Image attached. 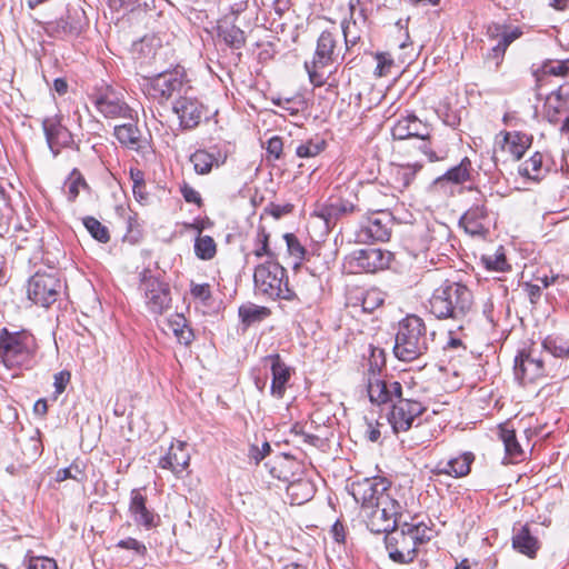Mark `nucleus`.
Here are the masks:
<instances>
[{"label":"nucleus","mask_w":569,"mask_h":569,"mask_svg":"<svg viewBox=\"0 0 569 569\" xmlns=\"http://www.w3.org/2000/svg\"><path fill=\"white\" fill-rule=\"evenodd\" d=\"M349 492L360 503L363 521L373 533L388 535L409 517L405 505L391 495L390 482L386 478L353 481Z\"/></svg>","instance_id":"obj_1"},{"label":"nucleus","mask_w":569,"mask_h":569,"mask_svg":"<svg viewBox=\"0 0 569 569\" xmlns=\"http://www.w3.org/2000/svg\"><path fill=\"white\" fill-rule=\"evenodd\" d=\"M473 307L471 290L460 283L446 281L437 288L429 299V311L437 319H453L462 321Z\"/></svg>","instance_id":"obj_2"},{"label":"nucleus","mask_w":569,"mask_h":569,"mask_svg":"<svg viewBox=\"0 0 569 569\" xmlns=\"http://www.w3.org/2000/svg\"><path fill=\"white\" fill-rule=\"evenodd\" d=\"M435 332L428 335L425 321L409 315L399 322L393 347L395 356L401 361H413L427 353Z\"/></svg>","instance_id":"obj_3"},{"label":"nucleus","mask_w":569,"mask_h":569,"mask_svg":"<svg viewBox=\"0 0 569 569\" xmlns=\"http://www.w3.org/2000/svg\"><path fill=\"white\" fill-rule=\"evenodd\" d=\"M36 338L28 331L0 332V361L8 369H29L37 351Z\"/></svg>","instance_id":"obj_4"},{"label":"nucleus","mask_w":569,"mask_h":569,"mask_svg":"<svg viewBox=\"0 0 569 569\" xmlns=\"http://www.w3.org/2000/svg\"><path fill=\"white\" fill-rule=\"evenodd\" d=\"M253 283L257 295L277 300H292L295 292L290 289L286 269L278 260H267L256 267Z\"/></svg>","instance_id":"obj_5"},{"label":"nucleus","mask_w":569,"mask_h":569,"mask_svg":"<svg viewBox=\"0 0 569 569\" xmlns=\"http://www.w3.org/2000/svg\"><path fill=\"white\" fill-rule=\"evenodd\" d=\"M339 41L340 36L337 30L322 31L317 40L313 59L310 62H305L309 80L315 87H322L327 82L328 77H325L321 70L343 57L341 54L342 47L339 44Z\"/></svg>","instance_id":"obj_6"},{"label":"nucleus","mask_w":569,"mask_h":569,"mask_svg":"<svg viewBox=\"0 0 569 569\" xmlns=\"http://www.w3.org/2000/svg\"><path fill=\"white\" fill-rule=\"evenodd\" d=\"M476 193L473 202L458 221V226L472 238H486L492 224V213L488 208L487 197L477 188H469Z\"/></svg>","instance_id":"obj_7"},{"label":"nucleus","mask_w":569,"mask_h":569,"mask_svg":"<svg viewBox=\"0 0 569 569\" xmlns=\"http://www.w3.org/2000/svg\"><path fill=\"white\" fill-rule=\"evenodd\" d=\"M187 83L184 69L177 67L173 70L147 78L143 90L149 98L162 104L168 102L173 94L181 93Z\"/></svg>","instance_id":"obj_8"},{"label":"nucleus","mask_w":569,"mask_h":569,"mask_svg":"<svg viewBox=\"0 0 569 569\" xmlns=\"http://www.w3.org/2000/svg\"><path fill=\"white\" fill-rule=\"evenodd\" d=\"M62 290V281L54 269L37 271L28 281V298L36 305L48 308L54 303Z\"/></svg>","instance_id":"obj_9"},{"label":"nucleus","mask_w":569,"mask_h":569,"mask_svg":"<svg viewBox=\"0 0 569 569\" xmlns=\"http://www.w3.org/2000/svg\"><path fill=\"white\" fill-rule=\"evenodd\" d=\"M139 290L141 291L147 310L160 316L171 306L169 284L151 274L149 270L141 273Z\"/></svg>","instance_id":"obj_10"},{"label":"nucleus","mask_w":569,"mask_h":569,"mask_svg":"<svg viewBox=\"0 0 569 569\" xmlns=\"http://www.w3.org/2000/svg\"><path fill=\"white\" fill-rule=\"evenodd\" d=\"M427 408L420 402L403 396L398 399L388 413V421L395 433L406 432L415 427L413 432L419 433L421 425L415 421L425 413Z\"/></svg>","instance_id":"obj_11"},{"label":"nucleus","mask_w":569,"mask_h":569,"mask_svg":"<svg viewBox=\"0 0 569 569\" xmlns=\"http://www.w3.org/2000/svg\"><path fill=\"white\" fill-rule=\"evenodd\" d=\"M515 377L522 383H531L547 377L543 352L536 347L521 349L515 358Z\"/></svg>","instance_id":"obj_12"},{"label":"nucleus","mask_w":569,"mask_h":569,"mask_svg":"<svg viewBox=\"0 0 569 569\" xmlns=\"http://www.w3.org/2000/svg\"><path fill=\"white\" fill-rule=\"evenodd\" d=\"M371 210V214L362 222L358 232L359 240L368 241H388L391 234L392 217L385 202H377Z\"/></svg>","instance_id":"obj_13"},{"label":"nucleus","mask_w":569,"mask_h":569,"mask_svg":"<svg viewBox=\"0 0 569 569\" xmlns=\"http://www.w3.org/2000/svg\"><path fill=\"white\" fill-rule=\"evenodd\" d=\"M367 392L369 400L373 405L391 406L401 398L402 386L392 378L382 377L380 369L370 368L367 376Z\"/></svg>","instance_id":"obj_14"},{"label":"nucleus","mask_w":569,"mask_h":569,"mask_svg":"<svg viewBox=\"0 0 569 569\" xmlns=\"http://www.w3.org/2000/svg\"><path fill=\"white\" fill-rule=\"evenodd\" d=\"M472 171L471 160L465 157L457 166L448 169L432 181L430 192L446 198L453 197L457 187L471 180Z\"/></svg>","instance_id":"obj_15"},{"label":"nucleus","mask_w":569,"mask_h":569,"mask_svg":"<svg viewBox=\"0 0 569 569\" xmlns=\"http://www.w3.org/2000/svg\"><path fill=\"white\" fill-rule=\"evenodd\" d=\"M91 100L97 110L104 118L132 119V109L123 100L121 94L110 86L97 90L96 93L92 94Z\"/></svg>","instance_id":"obj_16"},{"label":"nucleus","mask_w":569,"mask_h":569,"mask_svg":"<svg viewBox=\"0 0 569 569\" xmlns=\"http://www.w3.org/2000/svg\"><path fill=\"white\" fill-rule=\"evenodd\" d=\"M385 541L392 561L407 565L416 559L418 546L413 541L412 536L406 532L402 525L386 535Z\"/></svg>","instance_id":"obj_17"},{"label":"nucleus","mask_w":569,"mask_h":569,"mask_svg":"<svg viewBox=\"0 0 569 569\" xmlns=\"http://www.w3.org/2000/svg\"><path fill=\"white\" fill-rule=\"evenodd\" d=\"M520 27L491 23L487 28V36L496 43L487 53V60L499 67L503 60L507 48L522 36Z\"/></svg>","instance_id":"obj_18"},{"label":"nucleus","mask_w":569,"mask_h":569,"mask_svg":"<svg viewBox=\"0 0 569 569\" xmlns=\"http://www.w3.org/2000/svg\"><path fill=\"white\" fill-rule=\"evenodd\" d=\"M42 130L48 148L53 157H58L62 149L71 148L74 144L70 130L61 123L59 116L46 117L42 120Z\"/></svg>","instance_id":"obj_19"},{"label":"nucleus","mask_w":569,"mask_h":569,"mask_svg":"<svg viewBox=\"0 0 569 569\" xmlns=\"http://www.w3.org/2000/svg\"><path fill=\"white\" fill-rule=\"evenodd\" d=\"M391 253L379 248H366L353 252L350 266L353 272H376L389 267Z\"/></svg>","instance_id":"obj_20"},{"label":"nucleus","mask_w":569,"mask_h":569,"mask_svg":"<svg viewBox=\"0 0 569 569\" xmlns=\"http://www.w3.org/2000/svg\"><path fill=\"white\" fill-rule=\"evenodd\" d=\"M172 110L179 119L180 127L190 130L200 123L204 108L197 98L183 96L173 102Z\"/></svg>","instance_id":"obj_21"},{"label":"nucleus","mask_w":569,"mask_h":569,"mask_svg":"<svg viewBox=\"0 0 569 569\" xmlns=\"http://www.w3.org/2000/svg\"><path fill=\"white\" fill-rule=\"evenodd\" d=\"M356 211H360V209L351 201L339 197H330L328 201L318 206L315 214L321 218L326 226L330 228L333 227L339 219Z\"/></svg>","instance_id":"obj_22"},{"label":"nucleus","mask_w":569,"mask_h":569,"mask_svg":"<svg viewBox=\"0 0 569 569\" xmlns=\"http://www.w3.org/2000/svg\"><path fill=\"white\" fill-rule=\"evenodd\" d=\"M129 512L134 523L146 530L156 528L160 522L159 515L147 507V498L139 489H133L130 493Z\"/></svg>","instance_id":"obj_23"},{"label":"nucleus","mask_w":569,"mask_h":569,"mask_svg":"<svg viewBox=\"0 0 569 569\" xmlns=\"http://www.w3.org/2000/svg\"><path fill=\"white\" fill-rule=\"evenodd\" d=\"M430 127L418 119L415 114H408L393 124L391 133L396 140L409 138L428 139Z\"/></svg>","instance_id":"obj_24"},{"label":"nucleus","mask_w":569,"mask_h":569,"mask_svg":"<svg viewBox=\"0 0 569 569\" xmlns=\"http://www.w3.org/2000/svg\"><path fill=\"white\" fill-rule=\"evenodd\" d=\"M531 142L532 137L520 131H501L497 136V143L501 150L509 153L515 160L522 158Z\"/></svg>","instance_id":"obj_25"},{"label":"nucleus","mask_w":569,"mask_h":569,"mask_svg":"<svg viewBox=\"0 0 569 569\" xmlns=\"http://www.w3.org/2000/svg\"><path fill=\"white\" fill-rule=\"evenodd\" d=\"M190 455L186 442L178 441L177 446L171 445L167 453L159 459L158 467L170 470L174 476L180 477L189 467Z\"/></svg>","instance_id":"obj_26"},{"label":"nucleus","mask_w":569,"mask_h":569,"mask_svg":"<svg viewBox=\"0 0 569 569\" xmlns=\"http://www.w3.org/2000/svg\"><path fill=\"white\" fill-rule=\"evenodd\" d=\"M263 360L270 363L272 375L270 392L274 398L281 399L284 396L287 383L291 377L290 368L278 353L269 355Z\"/></svg>","instance_id":"obj_27"},{"label":"nucleus","mask_w":569,"mask_h":569,"mask_svg":"<svg viewBox=\"0 0 569 569\" xmlns=\"http://www.w3.org/2000/svg\"><path fill=\"white\" fill-rule=\"evenodd\" d=\"M226 159L227 156L218 147L198 149L189 158L196 173L202 176L208 174L213 167L221 166Z\"/></svg>","instance_id":"obj_28"},{"label":"nucleus","mask_w":569,"mask_h":569,"mask_svg":"<svg viewBox=\"0 0 569 569\" xmlns=\"http://www.w3.org/2000/svg\"><path fill=\"white\" fill-rule=\"evenodd\" d=\"M473 461L475 455L467 451L458 457L438 461L435 466L433 473L461 478L469 475Z\"/></svg>","instance_id":"obj_29"},{"label":"nucleus","mask_w":569,"mask_h":569,"mask_svg":"<svg viewBox=\"0 0 569 569\" xmlns=\"http://www.w3.org/2000/svg\"><path fill=\"white\" fill-rule=\"evenodd\" d=\"M86 24L84 11L80 8L68 9L67 14L49 23V29L56 33L78 36Z\"/></svg>","instance_id":"obj_30"},{"label":"nucleus","mask_w":569,"mask_h":569,"mask_svg":"<svg viewBox=\"0 0 569 569\" xmlns=\"http://www.w3.org/2000/svg\"><path fill=\"white\" fill-rule=\"evenodd\" d=\"M270 475L283 482L289 483L301 469L300 463L288 455L277 457L267 463Z\"/></svg>","instance_id":"obj_31"},{"label":"nucleus","mask_w":569,"mask_h":569,"mask_svg":"<svg viewBox=\"0 0 569 569\" xmlns=\"http://www.w3.org/2000/svg\"><path fill=\"white\" fill-rule=\"evenodd\" d=\"M286 492L291 505L300 506L315 496L316 487L310 479L296 477L287 485Z\"/></svg>","instance_id":"obj_32"},{"label":"nucleus","mask_w":569,"mask_h":569,"mask_svg":"<svg viewBox=\"0 0 569 569\" xmlns=\"http://www.w3.org/2000/svg\"><path fill=\"white\" fill-rule=\"evenodd\" d=\"M512 547L520 553L529 558H535L540 548L538 539L531 533L527 525L521 526L515 531L512 537Z\"/></svg>","instance_id":"obj_33"},{"label":"nucleus","mask_w":569,"mask_h":569,"mask_svg":"<svg viewBox=\"0 0 569 569\" xmlns=\"http://www.w3.org/2000/svg\"><path fill=\"white\" fill-rule=\"evenodd\" d=\"M385 301V295L377 288H371L366 291H361L359 296L351 298V307L360 308L362 312L371 313L376 309L382 306Z\"/></svg>","instance_id":"obj_34"},{"label":"nucleus","mask_w":569,"mask_h":569,"mask_svg":"<svg viewBox=\"0 0 569 569\" xmlns=\"http://www.w3.org/2000/svg\"><path fill=\"white\" fill-rule=\"evenodd\" d=\"M401 525L403 526L406 532L412 536V539L417 546L422 545L432 538V528L423 520L418 521L417 517L411 518L409 516L408 518L403 519Z\"/></svg>","instance_id":"obj_35"},{"label":"nucleus","mask_w":569,"mask_h":569,"mask_svg":"<svg viewBox=\"0 0 569 569\" xmlns=\"http://www.w3.org/2000/svg\"><path fill=\"white\" fill-rule=\"evenodd\" d=\"M114 136L118 141L130 149L139 151L143 148L141 144V133L138 127L133 123H124L114 127Z\"/></svg>","instance_id":"obj_36"},{"label":"nucleus","mask_w":569,"mask_h":569,"mask_svg":"<svg viewBox=\"0 0 569 569\" xmlns=\"http://www.w3.org/2000/svg\"><path fill=\"white\" fill-rule=\"evenodd\" d=\"M548 170V167L543 162V156L540 152H535L519 167V173L521 176L535 181L542 179Z\"/></svg>","instance_id":"obj_37"},{"label":"nucleus","mask_w":569,"mask_h":569,"mask_svg":"<svg viewBox=\"0 0 569 569\" xmlns=\"http://www.w3.org/2000/svg\"><path fill=\"white\" fill-rule=\"evenodd\" d=\"M218 36L232 49H241L246 44L244 32L233 23H221L218 26Z\"/></svg>","instance_id":"obj_38"},{"label":"nucleus","mask_w":569,"mask_h":569,"mask_svg":"<svg viewBox=\"0 0 569 569\" xmlns=\"http://www.w3.org/2000/svg\"><path fill=\"white\" fill-rule=\"evenodd\" d=\"M168 328L172 331L178 342L183 346H189L194 339L192 329L188 326L187 319L183 315H174L168 320Z\"/></svg>","instance_id":"obj_39"},{"label":"nucleus","mask_w":569,"mask_h":569,"mask_svg":"<svg viewBox=\"0 0 569 569\" xmlns=\"http://www.w3.org/2000/svg\"><path fill=\"white\" fill-rule=\"evenodd\" d=\"M269 238L270 234L267 232L266 228L261 224L258 226L252 250L256 258L260 259L267 257L268 260H278L277 253L269 247Z\"/></svg>","instance_id":"obj_40"},{"label":"nucleus","mask_w":569,"mask_h":569,"mask_svg":"<svg viewBox=\"0 0 569 569\" xmlns=\"http://www.w3.org/2000/svg\"><path fill=\"white\" fill-rule=\"evenodd\" d=\"M194 254L200 260H212L217 254V243L208 234H197L193 244Z\"/></svg>","instance_id":"obj_41"},{"label":"nucleus","mask_w":569,"mask_h":569,"mask_svg":"<svg viewBox=\"0 0 569 569\" xmlns=\"http://www.w3.org/2000/svg\"><path fill=\"white\" fill-rule=\"evenodd\" d=\"M239 317L246 326H251L260 322L270 316V310L267 307L257 306L253 303L242 305L239 307Z\"/></svg>","instance_id":"obj_42"},{"label":"nucleus","mask_w":569,"mask_h":569,"mask_svg":"<svg viewBox=\"0 0 569 569\" xmlns=\"http://www.w3.org/2000/svg\"><path fill=\"white\" fill-rule=\"evenodd\" d=\"M67 198L73 202L79 196L80 189L88 188V184L78 169H73L64 182Z\"/></svg>","instance_id":"obj_43"},{"label":"nucleus","mask_w":569,"mask_h":569,"mask_svg":"<svg viewBox=\"0 0 569 569\" xmlns=\"http://www.w3.org/2000/svg\"><path fill=\"white\" fill-rule=\"evenodd\" d=\"M82 223L87 231L93 239L101 243H107L110 240V233L106 226H103L98 219L91 216L82 218Z\"/></svg>","instance_id":"obj_44"},{"label":"nucleus","mask_w":569,"mask_h":569,"mask_svg":"<svg viewBox=\"0 0 569 569\" xmlns=\"http://www.w3.org/2000/svg\"><path fill=\"white\" fill-rule=\"evenodd\" d=\"M421 142L418 147L421 153H423L430 162H439L443 161L448 157V151L446 149H435L433 137L431 136V131H429L428 139H420Z\"/></svg>","instance_id":"obj_45"},{"label":"nucleus","mask_w":569,"mask_h":569,"mask_svg":"<svg viewBox=\"0 0 569 569\" xmlns=\"http://www.w3.org/2000/svg\"><path fill=\"white\" fill-rule=\"evenodd\" d=\"M421 169L422 164L419 162L399 166L395 173V180L402 188H407L411 184L417 172H419Z\"/></svg>","instance_id":"obj_46"},{"label":"nucleus","mask_w":569,"mask_h":569,"mask_svg":"<svg viewBox=\"0 0 569 569\" xmlns=\"http://www.w3.org/2000/svg\"><path fill=\"white\" fill-rule=\"evenodd\" d=\"M543 349L553 357H569V341L559 337H547L542 342Z\"/></svg>","instance_id":"obj_47"},{"label":"nucleus","mask_w":569,"mask_h":569,"mask_svg":"<svg viewBox=\"0 0 569 569\" xmlns=\"http://www.w3.org/2000/svg\"><path fill=\"white\" fill-rule=\"evenodd\" d=\"M481 262L485 264L486 269L490 271L503 272L510 268L502 247L492 254H483Z\"/></svg>","instance_id":"obj_48"},{"label":"nucleus","mask_w":569,"mask_h":569,"mask_svg":"<svg viewBox=\"0 0 569 569\" xmlns=\"http://www.w3.org/2000/svg\"><path fill=\"white\" fill-rule=\"evenodd\" d=\"M500 439L505 445L507 456L518 458L522 453V449L517 440L515 430L508 428L500 429Z\"/></svg>","instance_id":"obj_49"},{"label":"nucleus","mask_w":569,"mask_h":569,"mask_svg":"<svg viewBox=\"0 0 569 569\" xmlns=\"http://www.w3.org/2000/svg\"><path fill=\"white\" fill-rule=\"evenodd\" d=\"M283 238L286 240L289 254L296 259L293 262V269L297 270L300 267L301 261L305 259L307 251L293 233H286Z\"/></svg>","instance_id":"obj_50"},{"label":"nucleus","mask_w":569,"mask_h":569,"mask_svg":"<svg viewBox=\"0 0 569 569\" xmlns=\"http://www.w3.org/2000/svg\"><path fill=\"white\" fill-rule=\"evenodd\" d=\"M326 148L323 139H310L297 147L296 153L299 158H312L322 152Z\"/></svg>","instance_id":"obj_51"},{"label":"nucleus","mask_w":569,"mask_h":569,"mask_svg":"<svg viewBox=\"0 0 569 569\" xmlns=\"http://www.w3.org/2000/svg\"><path fill=\"white\" fill-rule=\"evenodd\" d=\"M67 479H73L78 482H83L86 480V473L78 461H74L71 463V466L59 469L57 471L56 480L58 482L64 481Z\"/></svg>","instance_id":"obj_52"},{"label":"nucleus","mask_w":569,"mask_h":569,"mask_svg":"<svg viewBox=\"0 0 569 569\" xmlns=\"http://www.w3.org/2000/svg\"><path fill=\"white\" fill-rule=\"evenodd\" d=\"M569 71V61H546L541 67L542 74L565 77Z\"/></svg>","instance_id":"obj_53"},{"label":"nucleus","mask_w":569,"mask_h":569,"mask_svg":"<svg viewBox=\"0 0 569 569\" xmlns=\"http://www.w3.org/2000/svg\"><path fill=\"white\" fill-rule=\"evenodd\" d=\"M27 569H58L57 562L52 558L48 557H27L26 560Z\"/></svg>","instance_id":"obj_54"},{"label":"nucleus","mask_w":569,"mask_h":569,"mask_svg":"<svg viewBox=\"0 0 569 569\" xmlns=\"http://www.w3.org/2000/svg\"><path fill=\"white\" fill-rule=\"evenodd\" d=\"M12 214V207L10 203V197L6 191V188L0 183V223L10 219Z\"/></svg>","instance_id":"obj_55"},{"label":"nucleus","mask_w":569,"mask_h":569,"mask_svg":"<svg viewBox=\"0 0 569 569\" xmlns=\"http://www.w3.org/2000/svg\"><path fill=\"white\" fill-rule=\"evenodd\" d=\"M116 546L120 549L133 550L139 556H146L147 553V547L131 537L119 540Z\"/></svg>","instance_id":"obj_56"},{"label":"nucleus","mask_w":569,"mask_h":569,"mask_svg":"<svg viewBox=\"0 0 569 569\" xmlns=\"http://www.w3.org/2000/svg\"><path fill=\"white\" fill-rule=\"evenodd\" d=\"M54 381H53V386H54V393H56V399L59 395H61L67 386L69 385L70 380H71V373L70 371L68 370H61L59 372H57L54 375Z\"/></svg>","instance_id":"obj_57"},{"label":"nucleus","mask_w":569,"mask_h":569,"mask_svg":"<svg viewBox=\"0 0 569 569\" xmlns=\"http://www.w3.org/2000/svg\"><path fill=\"white\" fill-rule=\"evenodd\" d=\"M355 26H356V22H350V21H343L342 26H341L347 50L349 48L353 47L355 44H357L358 40L360 39V37L358 34L352 32V28Z\"/></svg>","instance_id":"obj_58"},{"label":"nucleus","mask_w":569,"mask_h":569,"mask_svg":"<svg viewBox=\"0 0 569 569\" xmlns=\"http://www.w3.org/2000/svg\"><path fill=\"white\" fill-rule=\"evenodd\" d=\"M283 150L282 139L278 136L271 137L267 142V152L274 159H280Z\"/></svg>","instance_id":"obj_59"},{"label":"nucleus","mask_w":569,"mask_h":569,"mask_svg":"<svg viewBox=\"0 0 569 569\" xmlns=\"http://www.w3.org/2000/svg\"><path fill=\"white\" fill-rule=\"evenodd\" d=\"M181 193H182V197L186 200V202L196 203L199 207L202 204V199H201L200 193L196 189H193L191 186H189L188 183H183L181 186Z\"/></svg>","instance_id":"obj_60"},{"label":"nucleus","mask_w":569,"mask_h":569,"mask_svg":"<svg viewBox=\"0 0 569 569\" xmlns=\"http://www.w3.org/2000/svg\"><path fill=\"white\" fill-rule=\"evenodd\" d=\"M110 7L114 10L134 11L141 7V0H110Z\"/></svg>","instance_id":"obj_61"},{"label":"nucleus","mask_w":569,"mask_h":569,"mask_svg":"<svg viewBox=\"0 0 569 569\" xmlns=\"http://www.w3.org/2000/svg\"><path fill=\"white\" fill-rule=\"evenodd\" d=\"M271 450L269 442L264 441L261 448L257 446H251L249 450V457L259 463Z\"/></svg>","instance_id":"obj_62"},{"label":"nucleus","mask_w":569,"mask_h":569,"mask_svg":"<svg viewBox=\"0 0 569 569\" xmlns=\"http://www.w3.org/2000/svg\"><path fill=\"white\" fill-rule=\"evenodd\" d=\"M377 73L381 76H386L390 72V68L393 64V61L389 58V56L385 53L377 54Z\"/></svg>","instance_id":"obj_63"},{"label":"nucleus","mask_w":569,"mask_h":569,"mask_svg":"<svg viewBox=\"0 0 569 569\" xmlns=\"http://www.w3.org/2000/svg\"><path fill=\"white\" fill-rule=\"evenodd\" d=\"M191 295L197 299L206 301L211 297L210 286L208 283L192 284Z\"/></svg>","instance_id":"obj_64"}]
</instances>
